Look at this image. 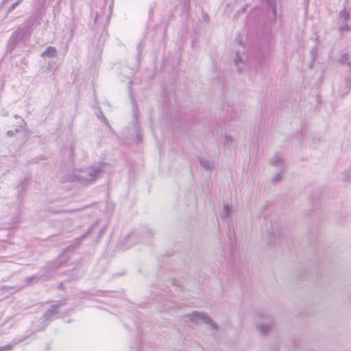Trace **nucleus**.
Here are the masks:
<instances>
[{
    "label": "nucleus",
    "instance_id": "f257e3e1",
    "mask_svg": "<svg viewBox=\"0 0 351 351\" xmlns=\"http://www.w3.org/2000/svg\"><path fill=\"white\" fill-rule=\"evenodd\" d=\"M57 51L53 47H48L44 52H43L42 57H54L56 56Z\"/></svg>",
    "mask_w": 351,
    "mask_h": 351
},
{
    "label": "nucleus",
    "instance_id": "f03ea898",
    "mask_svg": "<svg viewBox=\"0 0 351 351\" xmlns=\"http://www.w3.org/2000/svg\"><path fill=\"white\" fill-rule=\"evenodd\" d=\"M8 350H10V347H1L0 348V351H8Z\"/></svg>",
    "mask_w": 351,
    "mask_h": 351
}]
</instances>
